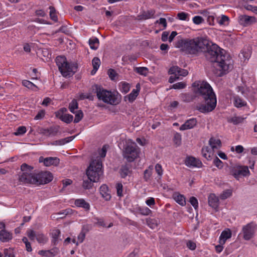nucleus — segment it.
I'll return each instance as SVG.
<instances>
[{
    "mask_svg": "<svg viewBox=\"0 0 257 257\" xmlns=\"http://www.w3.org/2000/svg\"><path fill=\"white\" fill-rule=\"evenodd\" d=\"M4 253L5 254V257H15L13 249L10 248L5 249Z\"/></svg>",
    "mask_w": 257,
    "mask_h": 257,
    "instance_id": "nucleus-50",
    "label": "nucleus"
},
{
    "mask_svg": "<svg viewBox=\"0 0 257 257\" xmlns=\"http://www.w3.org/2000/svg\"><path fill=\"white\" fill-rule=\"evenodd\" d=\"M50 234L52 238L51 242L54 245H56L62 240L60 238L61 231L59 229H53Z\"/></svg>",
    "mask_w": 257,
    "mask_h": 257,
    "instance_id": "nucleus-17",
    "label": "nucleus"
},
{
    "mask_svg": "<svg viewBox=\"0 0 257 257\" xmlns=\"http://www.w3.org/2000/svg\"><path fill=\"white\" fill-rule=\"evenodd\" d=\"M197 123V121L196 118H190L186 120L184 124L181 125L180 127V130L185 131L187 130L192 129L196 125Z\"/></svg>",
    "mask_w": 257,
    "mask_h": 257,
    "instance_id": "nucleus-16",
    "label": "nucleus"
},
{
    "mask_svg": "<svg viewBox=\"0 0 257 257\" xmlns=\"http://www.w3.org/2000/svg\"><path fill=\"white\" fill-rule=\"evenodd\" d=\"M147 222L148 225L152 228L157 226L156 221L154 219H148Z\"/></svg>",
    "mask_w": 257,
    "mask_h": 257,
    "instance_id": "nucleus-63",
    "label": "nucleus"
},
{
    "mask_svg": "<svg viewBox=\"0 0 257 257\" xmlns=\"http://www.w3.org/2000/svg\"><path fill=\"white\" fill-rule=\"evenodd\" d=\"M232 194V191L227 189L224 191L220 195V197L222 200H224L230 197Z\"/></svg>",
    "mask_w": 257,
    "mask_h": 257,
    "instance_id": "nucleus-43",
    "label": "nucleus"
},
{
    "mask_svg": "<svg viewBox=\"0 0 257 257\" xmlns=\"http://www.w3.org/2000/svg\"><path fill=\"white\" fill-rule=\"evenodd\" d=\"M174 200L179 205L183 206L186 204V200L185 197L178 193H174L173 195Z\"/></svg>",
    "mask_w": 257,
    "mask_h": 257,
    "instance_id": "nucleus-23",
    "label": "nucleus"
},
{
    "mask_svg": "<svg viewBox=\"0 0 257 257\" xmlns=\"http://www.w3.org/2000/svg\"><path fill=\"white\" fill-rule=\"evenodd\" d=\"M201 152L202 156L207 160H209L210 158L211 152L208 147H203Z\"/></svg>",
    "mask_w": 257,
    "mask_h": 257,
    "instance_id": "nucleus-35",
    "label": "nucleus"
},
{
    "mask_svg": "<svg viewBox=\"0 0 257 257\" xmlns=\"http://www.w3.org/2000/svg\"><path fill=\"white\" fill-rule=\"evenodd\" d=\"M230 174L236 179L239 180L240 176L244 177L248 176L250 174V172L247 166H239L235 168H230Z\"/></svg>",
    "mask_w": 257,
    "mask_h": 257,
    "instance_id": "nucleus-11",
    "label": "nucleus"
},
{
    "mask_svg": "<svg viewBox=\"0 0 257 257\" xmlns=\"http://www.w3.org/2000/svg\"><path fill=\"white\" fill-rule=\"evenodd\" d=\"M185 164L189 167L201 168L202 166V163L199 159L191 156L186 158Z\"/></svg>",
    "mask_w": 257,
    "mask_h": 257,
    "instance_id": "nucleus-14",
    "label": "nucleus"
},
{
    "mask_svg": "<svg viewBox=\"0 0 257 257\" xmlns=\"http://www.w3.org/2000/svg\"><path fill=\"white\" fill-rule=\"evenodd\" d=\"M139 211L140 214L143 215H148L152 213V211L147 207L140 208Z\"/></svg>",
    "mask_w": 257,
    "mask_h": 257,
    "instance_id": "nucleus-46",
    "label": "nucleus"
},
{
    "mask_svg": "<svg viewBox=\"0 0 257 257\" xmlns=\"http://www.w3.org/2000/svg\"><path fill=\"white\" fill-rule=\"evenodd\" d=\"M99 41L98 38L92 37L89 40V45L91 49L96 50L99 46Z\"/></svg>",
    "mask_w": 257,
    "mask_h": 257,
    "instance_id": "nucleus-29",
    "label": "nucleus"
},
{
    "mask_svg": "<svg viewBox=\"0 0 257 257\" xmlns=\"http://www.w3.org/2000/svg\"><path fill=\"white\" fill-rule=\"evenodd\" d=\"M139 90L133 89L131 93L124 96V100H128L130 102H133L136 99L137 96L139 95Z\"/></svg>",
    "mask_w": 257,
    "mask_h": 257,
    "instance_id": "nucleus-25",
    "label": "nucleus"
},
{
    "mask_svg": "<svg viewBox=\"0 0 257 257\" xmlns=\"http://www.w3.org/2000/svg\"><path fill=\"white\" fill-rule=\"evenodd\" d=\"M209 144L212 149H218L220 147L221 143L219 139H216L214 138H211L209 141Z\"/></svg>",
    "mask_w": 257,
    "mask_h": 257,
    "instance_id": "nucleus-27",
    "label": "nucleus"
},
{
    "mask_svg": "<svg viewBox=\"0 0 257 257\" xmlns=\"http://www.w3.org/2000/svg\"><path fill=\"white\" fill-rule=\"evenodd\" d=\"M45 115V111L41 110L38 112L37 114L35 116L34 119L36 120L41 119L44 117Z\"/></svg>",
    "mask_w": 257,
    "mask_h": 257,
    "instance_id": "nucleus-61",
    "label": "nucleus"
},
{
    "mask_svg": "<svg viewBox=\"0 0 257 257\" xmlns=\"http://www.w3.org/2000/svg\"><path fill=\"white\" fill-rule=\"evenodd\" d=\"M56 63L59 70L64 77H69L73 75L77 68L75 64H70L67 61L66 58L64 56H57L56 58Z\"/></svg>",
    "mask_w": 257,
    "mask_h": 257,
    "instance_id": "nucleus-7",
    "label": "nucleus"
},
{
    "mask_svg": "<svg viewBox=\"0 0 257 257\" xmlns=\"http://www.w3.org/2000/svg\"><path fill=\"white\" fill-rule=\"evenodd\" d=\"M213 163L214 165H215L217 167L221 168L223 167L222 162L217 157H216L213 161Z\"/></svg>",
    "mask_w": 257,
    "mask_h": 257,
    "instance_id": "nucleus-60",
    "label": "nucleus"
},
{
    "mask_svg": "<svg viewBox=\"0 0 257 257\" xmlns=\"http://www.w3.org/2000/svg\"><path fill=\"white\" fill-rule=\"evenodd\" d=\"M193 22L196 25H199L204 22V19L201 16H197L193 17Z\"/></svg>",
    "mask_w": 257,
    "mask_h": 257,
    "instance_id": "nucleus-51",
    "label": "nucleus"
},
{
    "mask_svg": "<svg viewBox=\"0 0 257 257\" xmlns=\"http://www.w3.org/2000/svg\"><path fill=\"white\" fill-rule=\"evenodd\" d=\"M50 9V17L51 19L54 22H57L58 18L56 15V10L53 6L49 7Z\"/></svg>",
    "mask_w": 257,
    "mask_h": 257,
    "instance_id": "nucleus-36",
    "label": "nucleus"
},
{
    "mask_svg": "<svg viewBox=\"0 0 257 257\" xmlns=\"http://www.w3.org/2000/svg\"><path fill=\"white\" fill-rule=\"evenodd\" d=\"M156 24H159L162 25L163 26V29H166L167 26V21L165 18H161L159 20H157L155 22Z\"/></svg>",
    "mask_w": 257,
    "mask_h": 257,
    "instance_id": "nucleus-58",
    "label": "nucleus"
},
{
    "mask_svg": "<svg viewBox=\"0 0 257 257\" xmlns=\"http://www.w3.org/2000/svg\"><path fill=\"white\" fill-rule=\"evenodd\" d=\"M208 45V42L202 38H195L194 39H185L178 41L177 47L186 53L190 54H195L197 53L202 51L205 46Z\"/></svg>",
    "mask_w": 257,
    "mask_h": 257,
    "instance_id": "nucleus-4",
    "label": "nucleus"
},
{
    "mask_svg": "<svg viewBox=\"0 0 257 257\" xmlns=\"http://www.w3.org/2000/svg\"><path fill=\"white\" fill-rule=\"evenodd\" d=\"M27 235L31 240H34L35 238L36 237L37 234L33 230H29L27 231Z\"/></svg>",
    "mask_w": 257,
    "mask_h": 257,
    "instance_id": "nucleus-59",
    "label": "nucleus"
},
{
    "mask_svg": "<svg viewBox=\"0 0 257 257\" xmlns=\"http://www.w3.org/2000/svg\"><path fill=\"white\" fill-rule=\"evenodd\" d=\"M134 70L136 73L144 76H147L149 73V69L146 67H135Z\"/></svg>",
    "mask_w": 257,
    "mask_h": 257,
    "instance_id": "nucleus-30",
    "label": "nucleus"
},
{
    "mask_svg": "<svg viewBox=\"0 0 257 257\" xmlns=\"http://www.w3.org/2000/svg\"><path fill=\"white\" fill-rule=\"evenodd\" d=\"M174 142L177 146L180 145L181 143V136L179 133L175 134L174 137Z\"/></svg>",
    "mask_w": 257,
    "mask_h": 257,
    "instance_id": "nucleus-49",
    "label": "nucleus"
},
{
    "mask_svg": "<svg viewBox=\"0 0 257 257\" xmlns=\"http://www.w3.org/2000/svg\"><path fill=\"white\" fill-rule=\"evenodd\" d=\"M243 118L239 116H234L231 117L229 120V122L233 123L234 124H237L243 121Z\"/></svg>",
    "mask_w": 257,
    "mask_h": 257,
    "instance_id": "nucleus-45",
    "label": "nucleus"
},
{
    "mask_svg": "<svg viewBox=\"0 0 257 257\" xmlns=\"http://www.w3.org/2000/svg\"><path fill=\"white\" fill-rule=\"evenodd\" d=\"M102 161L100 159L92 160L86 170L89 180L93 182H97L102 175Z\"/></svg>",
    "mask_w": 257,
    "mask_h": 257,
    "instance_id": "nucleus-6",
    "label": "nucleus"
},
{
    "mask_svg": "<svg viewBox=\"0 0 257 257\" xmlns=\"http://www.w3.org/2000/svg\"><path fill=\"white\" fill-rule=\"evenodd\" d=\"M186 86V84L183 82H180L176 83L175 84H174L172 85V88L177 89H183Z\"/></svg>",
    "mask_w": 257,
    "mask_h": 257,
    "instance_id": "nucleus-54",
    "label": "nucleus"
},
{
    "mask_svg": "<svg viewBox=\"0 0 257 257\" xmlns=\"http://www.w3.org/2000/svg\"><path fill=\"white\" fill-rule=\"evenodd\" d=\"M116 189L117 191V194L118 196L121 197L123 195L122 189L123 186L121 183H118L116 185Z\"/></svg>",
    "mask_w": 257,
    "mask_h": 257,
    "instance_id": "nucleus-48",
    "label": "nucleus"
},
{
    "mask_svg": "<svg viewBox=\"0 0 257 257\" xmlns=\"http://www.w3.org/2000/svg\"><path fill=\"white\" fill-rule=\"evenodd\" d=\"M189 202L196 209L198 207V200L195 197H191L189 199Z\"/></svg>",
    "mask_w": 257,
    "mask_h": 257,
    "instance_id": "nucleus-53",
    "label": "nucleus"
},
{
    "mask_svg": "<svg viewBox=\"0 0 257 257\" xmlns=\"http://www.w3.org/2000/svg\"><path fill=\"white\" fill-rule=\"evenodd\" d=\"M22 84L29 89L33 90H36L38 88L37 86L30 81L24 80L22 81Z\"/></svg>",
    "mask_w": 257,
    "mask_h": 257,
    "instance_id": "nucleus-33",
    "label": "nucleus"
},
{
    "mask_svg": "<svg viewBox=\"0 0 257 257\" xmlns=\"http://www.w3.org/2000/svg\"><path fill=\"white\" fill-rule=\"evenodd\" d=\"M155 14V12L154 11H148L147 12H144L142 16V18L144 19H148L152 18H153V16Z\"/></svg>",
    "mask_w": 257,
    "mask_h": 257,
    "instance_id": "nucleus-42",
    "label": "nucleus"
},
{
    "mask_svg": "<svg viewBox=\"0 0 257 257\" xmlns=\"http://www.w3.org/2000/svg\"><path fill=\"white\" fill-rule=\"evenodd\" d=\"M92 88L97 98L104 103L117 105L120 102V96L117 93L107 90L97 84L93 85Z\"/></svg>",
    "mask_w": 257,
    "mask_h": 257,
    "instance_id": "nucleus-5",
    "label": "nucleus"
},
{
    "mask_svg": "<svg viewBox=\"0 0 257 257\" xmlns=\"http://www.w3.org/2000/svg\"><path fill=\"white\" fill-rule=\"evenodd\" d=\"M106 151H107V149H106V146H104L99 152L100 157H97L96 158V159H100V160L102 161L101 158H103L105 157L106 154Z\"/></svg>",
    "mask_w": 257,
    "mask_h": 257,
    "instance_id": "nucleus-52",
    "label": "nucleus"
},
{
    "mask_svg": "<svg viewBox=\"0 0 257 257\" xmlns=\"http://www.w3.org/2000/svg\"><path fill=\"white\" fill-rule=\"evenodd\" d=\"M208 204L214 209L218 208L219 204V201L218 197L214 194H210L208 197Z\"/></svg>",
    "mask_w": 257,
    "mask_h": 257,
    "instance_id": "nucleus-18",
    "label": "nucleus"
},
{
    "mask_svg": "<svg viewBox=\"0 0 257 257\" xmlns=\"http://www.w3.org/2000/svg\"><path fill=\"white\" fill-rule=\"evenodd\" d=\"M85 237V233L83 231H81L77 236V240L79 243H82Z\"/></svg>",
    "mask_w": 257,
    "mask_h": 257,
    "instance_id": "nucleus-64",
    "label": "nucleus"
},
{
    "mask_svg": "<svg viewBox=\"0 0 257 257\" xmlns=\"http://www.w3.org/2000/svg\"><path fill=\"white\" fill-rule=\"evenodd\" d=\"M239 23L243 26H247L256 22L254 17L248 16L245 15H241L238 17Z\"/></svg>",
    "mask_w": 257,
    "mask_h": 257,
    "instance_id": "nucleus-12",
    "label": "nucleus"
},
{
    "mask_svg": "<svg viewBox=\"0 0 257 257\" xmlns=\"http://www.w3.org/2000/svg\"><path fill=\"white\" fill-rule=\"evenodd\" d=\"M92 181L89 180H84L83 182V187L85 189H89L92 187Z\"/></svg>",
    "mask_w": 257,
    "mask_h": 257,
    "instance_id": "nucleus-55",
    "label": "nucleus"
},
{
    "mask_svg": "<svg viewBox=\"0 0 257 257\" xmlns=\"http://www.w3.org/2000/svg\"><path fill=\"white\" fill-rule=\"evenodd\" d=\"M233 103L236 107H241L246 105V102L238 96L233 97Z\"/></svg>",
    "mask_w": 257,
    "mask_h": 257,
    "instance_id": "nucleus-26",
    "label": "nucleus"
},
{
    "mask_svg": "<svg viewBox=\"0 0 257 257\" xmlns=\"http://www.w3.org/2000/svg\"><path fill=\"white\" fill-rule=\"evenodd\" d=\"M120 91L121 92L126 93L130 89V84L125 82H122L120 84Z\"/></svg>",
    "mask_w": 257,
    "mask_h": 257,
    "instance_id": "nucleus-37",
    "label": "nucleus"
},
{
    "mask_svg": "<svg viewBox=\"0 0 257 257\" xmlns=\"http://www.w3.org/2000/svg\"><path fill=\"white\" fill-rule=\"evenodd\" d=\"M12 238V234L6 229L0 231V240L3 242H7Z\"/></svg>",
    "mask_w": 257,
    "mask_h": 257,
    "instance_id": "nucleus-20",
    "label": "nucleus"
},
{
    "mask_svg": "<svg viewBox=\"0 0 257 257\" xmlns=\"http://www.w3.org/2000/svg\"><path fill=\"white\" fill-rule=\"evenodd\" d=\"M75 118L74 120V123H78L83 118V113L82 110H79L78 111H75Z\"/></svg>",
    "mask_w": 257,
    "mask_h": 257,
    "instance_id": "nucleus-40",
    "label": "nucleus"
},
{
    "mask_svg": "<svg viewBox=\"0 0 257 257\" xmlns=\"http://www.w3.org/2000/svg\"><path fill=\"white\" fill-rule=\"evenodd\" d=\"M218 22L220 25H227L229 22V18L225 15H222L221 18L218 20Z\"/></svg>",
    "mask_w": 257,
    "mask_h": 257,
    "instance_id": "nucleus-44",
    "label": "nucleus"
},
{
    "mask_svg": "<svg viewBox=\"0 0 257 257\" xmlns=\"http://www.w3.org/2000/svg\"><path fill=\"white\" fill-rule=\"evenodd\" d=\"M155 171L159 175V176L160 177L159 179H160L161 177L163 174V169L161 165H160L159 164H156V165L155 166Z\"/></svg>",
    "mask_w": 257,
    "mask_h": 257,
    "instance_id": "nucleus-57",
    "label": "nucleus"
},
{
    "mask_svg": "<svg viewBox=\"0 0 257 257\" xmlns=\"http://www.w3.org/2000/svg\"><path fill=\"white\" fill-rule=\"evenodd\" d=\"M56 116L58 117L59 119H61L62 121L67 123H70L73 120V115L69 114H61L60 115L56 114Z\"/></svg>",
    "mask_w": 257,
    "mask_h": 257,
    "instance_id": "nucleus-28",
    "label": "nucleus"
},
{
    "mask_svg": "<svg viewBox=\"0 0 257 257\" xmlns=\"http://www.w3.org/2000/svg\"><path fill=\"white\" fill-rule=\"evenodd\" d=\"M189 15L188 13L182 12L178 13L177 18L180 20L188 21L189 20Z\"/></svg>",
    "mask_w": 257,
    "mask_h": 257,
    "instance_id": "nucleus-38",
    "label": "nucleus"
},
{
    "mask_svg": "<svg viewBox=\"0 0 257 257\" xmlns=\"http://www.w3.org/2000/svg\"><path fill=\"white\" fill-rule=\"evenodd\" d=\"M59 159L57 157H47L46 158L40 157L39 159V162H43L44 165L47 167L51 165L56 166L59 164Z\"/></svg>",
    "mask_w": 257,
    "mask_h": 257,
    "instance_id": "nucleus-15",
    "label": "nucleus"
},
{
    "mask_svg": "<svg viewBox=\"0 0 257 257\" xmlns=\"http://www.w3.org/2000/svg\"><path fill=\"white\" fill-rule=\"evenodd\" d=\"M39 243H45L48 241V238L43 234H37L36 237Z\"/></svg>",
    "mask_w": 257,
    "mask_h": 257,
    "instance_id": "nucleus-41",
    "label": "nucleus"
},
{
    "mask_svg": "<svg viewBox=\"0 0 257 257\" xmlns=\"http://www.w3.org/2000/svg\"><path fill=\"white\" fill-rule=\"evenodd\" d=\"M58 126H53L47 128H42L41 133L47 137L56 136L59 132Z\"/></svg>",
    "mask_w": 257,
    "mask_h": 257,
    "instance_id": "nucleus-13",
    "label": "nucleus"
},
{
    "mask_svg": "<svg viewBox=\"0 0 257 257\" xmlns=\"http://www.w3.org/2000/svg\"><path fill=\"white\" fill-rule=\"evenodd\" d=\"M92 64L93 67V70L92 71L91 73L93 74L95 73L98 69L100 64V61L98 58L94 57L92 61Z\"/></svg>",
    "mask_w": 257,
    "mask_h": 257,
    "instance_id": "nucleus-32",
    "label": "nucleus"
},
{
    "mask_svg": "<svg viewBox=\"0 0 257 257\" xmlns=\"http://www.w3.org/2000/svg\"><path fill=\"white\" fill-rule=\"evenodd\" d=\"M108 75L111 80H114L116 76V73L113 69H110L108 71Z\"/></svg>",
    "mask_w": 257,
    "mask_h": 257,
    "instance_id": "nucleus-62",
    "label": "nucleus"
},
{
    "mask_svg": "<svg viewBox=\"0 0 257 257\" xmlns=\"http://www.w3.org/2000/svg\"><path fill=\"white\" fill-rule=\"evenodd\" d=\"M100 193L103 198L106 200H108L110 199L111 196L109 193L108 187L107 185L103 184L100 187Z\"/></svg>",
    "mask_w": 257,
    "mask_h": 257,
    "instance_id": "nucleus-21",
    "label": "nucleus"
},
{
    "mask_svg": "<svg viewBox=\"0 0 257 257\" xmlns=\"http://www.w3.org/2000/svg\"><path fill=\"white\" fill-rule=\"evenodd\" d=\"M256 225L253 222L248 223L242 227L243 238L246 240L251 239L254 235Z\"/></svg>",
    "mask_w": 257,
    "mask_h": 257,
    "instance_id": "nucleus-10",
    "label": "nucleus"
},
{
    "mask_svg": "<svg viewBox=\"0 0 257 257\" xmlns=\"http://www.w3.org/2000/svg\"><path fill=\"white\" fill-rule=\"evenodd\" d=\"M251 53L248 48L242 50L241 53L239 55V57L241 59H243V61L248 60L250 57Z\"/></svg>",
    "mask_w": 257,
    "mask_h": 257,
    "instance_id": "nucleus-31",
    "label": "nucleus"
},
{
    "mask_svg": "<svg viewBox=\"0 0 257 257\" xmlns=\"http://www.w3.org/2000/svg\"><path fill=\"white\" fill-rule=\"evenodd\" d=\"M34 167L23 163L21 166V171L18 174V180L20 184H45L53 179L52 173L50 172H34Z\"/></svg>",
    "mask_w": 257,
    "mask_h": 257,
    "instance_id": "nucleus-2",
    "label": "nucleus"
},
{
    "mask_svg": "<svg viewBox=\"0 0 257 257\" xmlns=\"http://www.w3.org/2000/svg\"><path fill=\"white\" fill-rule=\"evenodd\" d=\"M131 173L130 168L127 166H123L120 169V176L122 178H125Z\"/></svg>",
    "mask_w": 257,
    "mask_h": 257,
    "instance_id": "nucleus-34",
    "label": "nucleus"
},
{
    "mask_svg": "<svg viewBox=\"0 0 257 257\" xmlns=\"http://www.w3.org/2000/svg\"><path fill=\"white\" fill-rule=\"evenodd\" d=\"M74 204L76 206L82 207L86 211H88L90 209L89 204L86 202L83 199H78L75 200Z\"/></svg>",
    "mask_w": 257,
    "mask_h": 257,
    "instance_id": "nucleus-22",
    "label": "nucleus"
},
{
    "mask_svg": "<svg viewBox=\"0 0 257 257\" xmlns=\"http://www.w3.org/2000/svg\"><path fill=\"white\" fill-rule=\"evenodd\" d=\"M78 108V103L76 99H73L72 101L69 103V108L70 111L73 113H75V109Z\"/></svg>",
    "mask_w": 257,
    "mask_h": 257,
    "instance_id": "nucleus-39",
    "label": "nucleus"
},
{
    "mask_svg": "<svg viewBox=\"0 0 257 257\" xmlns=\"http://www.w3.org/2000/svg\"><path fill=\"white\" fill-rule=\"evenodd\" d=\"M231 237V232L230 229H227V230H223L220 236H219V242L220 244H224L226 241V240L228 238H230Z\"/></svg>",
    "mask_w": 257,
    "mask_h": 257,
    "instance_id": "nucleus-19",
    "label": "nucleus"
},
{
    "mask_svg": "<svg viewBox=\"0 0 257 257\" xmlns=\"http://www.w3.org/2000/svg\"><path fill=\"white\" fill-rule=\"evenodd\" d=\"M197 93L204 102V103L197 105V110L205 113L211 112L215 109L217 103L216 97L209 83L202 81L198 84Z\"/></svg>",
    "mask_w": 257,
    "mask_h": 257,
    "instance_id": "nucleus-3",
    "label": "nucleus"
},
{
    "mask_svg": "<svg viewBox=\"0 0 257 257\" xmlns=\"http://www.w3.org/2000/svg\"><path fill=\"white\" fill-rule=\"evenodd\" d=\"M169 72L171 74L173 75L171 76L169 79V82L170 83H172L176 80L180 79V76H186L188 73L186 70L182 69L177 66L171 67Z\"/></svg>",
    "mask_w": 257,
    "mask_h": 257,
    "instance_id": "nucleus-9",
    "label": "nucleus"
},
{
    "mask_svg": "<svg viewBox=\"0 0 257 257\" xmlns=\"http://www.w3.org/2000/svg\"><path fill=\"white\" fill-rule=\"evenodd\" d=\"M39 254L46 257H52L50 250H41L38 252Z\"/></svg>",
    "mask_w": 257,
    "mask_h": 257,
    "instance_id": "nucleus-56",
    "label": "nucleus"
},
{
    "mask_svg": "<svg viewBox=\"0 0 257 257\" xmlns=\"http://www.w3.org/2000/svg\"><path fill=\"white\" fill-rule=\"evenodd\" d=\"M75 138V136H70L69 137L65 138L64 139H60L59 140H57L53 142L51 144L52 145H55V146H62L66 144V143H69L70 142L72 141L74 138Z\"/></svg>",
    "mask_w": 257,
    "mask_h": 257,
    "instance_id": "nucleus-24",
    "label": "nucleus"
},
{
    "mask_svg": "<svg viewBox=\"0 0 257 257\" xmlns=\"http://www.w3.org/2000/svg\"><path fill=\"white\" fill-rule=\"evenodd\" d=\"M207 47L205 52L206 59L214 63V67H218L220 72L219 75H222L233 68L232 61L228 54L215 44Z\"/></svg>",
    "mask_w": 257,
    "mask_h": 257,
    "instance_id": "nucleus-1",
    "label": "nucleus"
},
{
    "mask_svg": "<svg viewBox=\"0 0 257 257\" xmlns=\"http://www.w3.org/2000/svg\"><path fill=\"white\" fill-rule=\"evenodd\" d=\"M140 149L135 142H128L123 151V157L128 162H133L138 156Z\"/></svg>",
    "mask_w": 257,
    "mask_h": 257,
    "instance_id": "nucleus-8",
    "label": "nucleus"
},
{
    "mask_svg": "<svg viewBox=\"0 0 257 257\" xmlns=\"http://www.w3.org/2000/svg\"><path fill=\"white\" fill-rule=\"evenodd\" d=\"M26 132V128L25 126H19L17 129L15 133H14L15 135L16 136H20L24 134Z\"/></svg>",
    "mask_w": 257,
    "mask_h": 257,
    "instance_id": "nucleus-47",
    "label": "nucleus"
}]
</instances>
